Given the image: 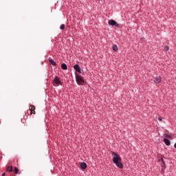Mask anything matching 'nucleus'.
<instances>
[{
	"label": "nucleus",
	"instance_id": "1",
	"mask_svg": "<svg viewBox=\"0 0 176 176\" xmlns=\"http://www.w3.org/2000/svg\"><path fill=\"white\" fill-rule=\"evenodd\" d=\"M111 155L113 157L112 162L116 164V167H118V168H123L124 166L123 163H122V157H120V155L115 151L111 153Z\"/></svg>",
	"mask_w": 176,
	"mask_h": 176
},
{
	"label": "nucleus",
	"instance_id": "2",
	"mask_svg": "<svg viewBox=\"0 0 176 176\" xmlns=\"http://www.w3.org/2000/svg\"><path fill=\"white\" fill-rule=\"evenodd\" d=\"M75 76L77 85L79 86H85V85H87V82L85 81V78L80 74H75Z\"/></svg>",
	"mask_w": 176,
	"mask_h": 176
},
{
	"label": "nucleus",
	"instance_id": "3",
	"mask_svg": "<svg viewBox=\"0 0 176 176\" xmlns=\"http://www.w3.org/2000/svg\"><path fill=\"white\" fill-rule=\"evenodd\" d=\"M54 85H56V86H63V82L60 80V78L57 76H55L54 79L53 80Z\"/></svg>",
	"mask_w": 176,
	"mask_h": 176
},
{
	"label": "nucleus",
	"instance_id": "4",
	"mask_svg": "<svg viewBox=\"0 0 176 176\" xmlns=\"http://www.w3.org/2000/svg\"><path fill=\"white\" fill-rule=\"evenodd\" d=\"M108 24L109 25H111L112 27H119V23H118V22H116V21L113 19L109 20Z\"/></svg>",
	"mask_w": 176,
	"mask_h": 176
},
{
	"label": "nucleus",
	"instance_id": "5",
	"mask_svg": "<svg viewBox=\"0 0 176 176\" xmlns=\"http://www.w3.org/2000/svg\"><path fill=\"white\" fill-rule=\"evenodd\" d=\"M74 69L76 71L75 74H82V69L80 68V66H79L78 64L74 65Z\"/></svg>",
	"mask_w": 176,
	"mask_h": 176
},
{
	"label": "nucleus",
	"instance_id": "6",
	"mask_svg": "<svg viewBox=\"0 0 176 176\" xmlns=\"http://www.w3.org/2000/svg\"><path fill=\"white\" fill-rule=\"evenodd\" d=\"M29 110L30 111V115H35V106L31 104L29 106Z\"/></svg>",
	"mask_w": 176,
	"mask_h": 176
},
{
	"label": "nucleus",
	"instance_id": "7",
	"mask_svg": "<svg viewBox=\"0 0 176 176\" xmlns=\"http://www.w3.org/2000/svg\"><path fill=\"white\" fill-rule=\"evenodd\" d=\"M164 142L167 146H170L171 145V141H170V139L167 138H164Z\"/></svg>",
	"mask_w": 176,
	"mask_h": 176
},
{
	"label": "nucleus",
	"instance_id": "8",
	"mask_svg": "<svg viewBox=\"0 0 176 176\" xmlns=\"http://www.w3.org/2000/svg\"><path fill=\"white\" fill-rule=\"evenodd\" d=\"M80 168L81 170H86V168H87V164H86V162H81L80 164Z\"/></svg>",
	"mask_w": 176,
	"mask_h": 176
},
{
	"label": "nucleus",
	"instance_id": "9",
	"mask_svg": "<svg viewBox=\"0 0 176 176\" xmlns=\"http://www.w3.org/2000/svg\"><path fill=\"white\" fill-rule=\"evenodd\" d=\"M48 61L51 65H53L54 67H57V63L51 58H49Z\"/></svg>",
	"mask_w": 176,
	"mask_h": 176
},
{
	"label": "nucleus",
	"instance_id": "10",
	"mask_svg": "<svg viewBox=\"0 0 176 176\" xmlns=\"http://www.w3.org/2000/svg\"><path fill=\"white\" fill-rule=\"evenodd\" d=\"M158 162H161V167H164V168H166V162H164V160L163 157H161Z\"/></svg>",
	"mask_w": 176,
	"mask_h": 176
},
{
	"label": "nucleus",
	"instance_id": "11",
	"mask_svg": "<svg viewBox=\"0 0 176 176\" xmlns=\"http://www.w3.org/2000/svg\"><path fill=\"white\" fill-rule=\"evenodd\" d=\"M162 82V77L157 76L154 80V83H156V85H159Z\"/></svg>",
	"mask_w": 176,
	"mask_h": 176
},
{
	"label": "nucleus",
	"instance_id": "12",
	"mask_svg": "<svg viewBox=\"0 0 176 176\" xmlns=\"http://www.w3.org/2000/svg\"><path fill=\"white\" fill-rule=\"evenodd\" d=\"M61 68H62L64 71H67V69H68V66H67V64H65V63H62V64H61Z\"/></svg>",
	"mask_w": 176,
	"mask_h": 176
},
{
	"label": "nucleus",
	"instance_id": "13",
	"mask_svg": "<svg viewBox=\"0 0 176 176\" xmlns=\"http://www.w3.org/2000/svg\"><path fill=\"white\" fill-rule=\"evenodd\" d=\"M7 171H9V173H13V166H8Z\"/></svg>",
	"mask_w": 176,
	"mask_h": 176
},
{
	"label": "nucleus",
	"instance_id": "14",
	"mask_svg": "<svg viewBox=\"0 0 176 176\" xmlns=\"http://www.w3.org/2000/svg\"><path fill=\"white\" fill-rule=\"evenodd\" d=\"M112 49H113V52H118V45H116V44H114L112 47Z\"/></svg>",
	"mask_w": 176,
	"mask_h": 176
},
{
	"label": "nucleus",
	"instance_id": "15",
	"mask_svg": "<svg viewBox=\"0 0 176 176\" xmlns=\"http://www.w3.org/2000/svg\"><path fill=\"white\" fill-rule=\"evenodd\" d=\"M14 174H19V168L16 166L14 167Z\"/></svg>",
	"mask_w": 176,
	"mask_h": 176
},
{
	"label": "nucleus",
	"instance_id": "16",
	"mask_svg": "<svg viewBox=\"0 0 176 176\" xmlns=\"http://www.w3.org/2000/svg\"><path fill=\"white\" fill-rule=\"evenodd\" d=\"M60 30H61L62 31L65 30V24L60 25Z\"/></svg>",
	"mask_w": 176,
	"mask_h": 176
},
{
	"label": "nucleus",
	"instance_id": "17",
	"mask_svg": "<svg viewBox=\"0 0 176 176\" xmlns=\"http://www.w3.org/2000/svg\"><path fill=\"white\" fill-rule=\"evenodd\" d=\"M169 50H170V47H168V45H165L164 46V50L165 52H168Z\"/></svg>",
	"mask_w": 176,
	"mask_h": 176
},
{
	"label": "nucleus",
	"instance_id": "18",
	"mask_svg": "<svg viewBox=\"0 0 176 176\" xmlns=\"http://www.w3.org/2000/svg\"><path fill=\"white\" fill-rule=\"evenodd\" d=\"M165 170L166 168H164V167H162V171H161L162 174H164Z\"/></svg>",
	"mask_w": 176,
	"mask_h": 176
},
{
	"label": "nucleus",
	"instance_id": "19",
	"mask_svg": "<svg viewBox=\"0 0 176 176\" xmlns=\"http://www.w3.org/2000/svg\"><path fill=\"white\" fill-rule=\"evenodd\" d=\"M169 135L168 134H167V133H164V137H165L166 138H168L169 136H168Z\"/></svg>",
	"mask_w": 176,
	"mask_h": 176
},
{
	"label": "nucleus",
	"instance_id": "20",
	"mask_svg": "<svg viewBox=\"0 0 176 176\" xmlns=\"http://www.w3.org/2000/svg\"><path fill=\"white\" fill-rule=\"evenodd\" d=\"M168 138H170V140H173V136H171V135H168Z\"/></svg>",
	"mask_w": 176,
	"mask_h": 176
},
{
	"label": "nucleus",
	"instance_id": "21",
	"mask_svg": "<svg viewBox=\"0 0 176 176\" xmlns=\"http://www.w3.org/2000/svg\"><path fill=\"white\" fill-rule=\"evenodd\" d=\"M157 120H158L160 122H162V120H163V119H162V117L158 118Z\"/></svg>",
	"mask_w": 176,
	"mask_h": 176
},
{
	"label": "nucleus",
	"instance_id": "22",
	"mask_svg": "<svg viewBox=\"0 0 176 176\" xmlns=\"http://www.w3.org/2000/svg\"><path fill=\"white\" fill-rule=\"evenodd\" d=\"M6 173H2L1 176H6Z\"/></svg>",
	"mask_w": 176,
	"mask_h": 176
},
{
	"label": "nucleus",
	"instance_id": "23",
	"mask_svg": "<svg viewBox=\"0 0 176 176\" xmlns=\"http://www.w3.org/2000/svg\"><path fill=\"white\" fill-rule=\"evenodd\" d=\"M174 148H175V149H176V143H175V144H174Z\"/></svg>",
	"mask_w": 176,
	"mask_h": 176
}]
</instances>
